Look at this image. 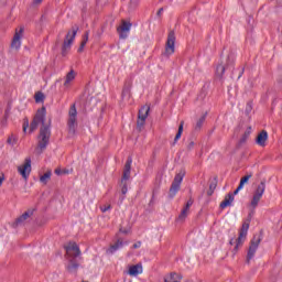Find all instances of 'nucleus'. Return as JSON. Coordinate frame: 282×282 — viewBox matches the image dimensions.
Wrapping results in <instances>:
<instances>
[{
    "mask_svg": "<svg viewBox=\"0 0 282 282\" xmlns=\"http://www.w3.org/2000/svg\"><path fill=\"white\" fill-rule=\"evenodd\" d=\"M43 3V0H33V6H41Z\"/></svg>",
    "mask_w": 282,
    "mask_h": 282,
    "instance_id": "nucleus-39",
    "label": "nucleus"
},
{
    "mask_svg": "<svg viewBox=\"0 0 282 282\" xmlns=\"http://www.w3.org/2000/svg\"><path fill=\"white\" fill-rule=\"evenodd\" d=\"M175 31H170L167 34V40L165 43V51H164V56H173L175 54Z\"/></svg>",
    "mask_w": 282,
    "mask_h": 282,
    "instance_id": "nucleus-6",
    "label": "nucleus"
},
{
    "mask_svg": "<svg viewBox=\"0 0 282 282\" xmlns=\"http://www.w3.org/2000/svg\"><path fill=\"white\" fill-rule=\"evenodd\" d=\"M0 113H1V109H0Z\"/></svg>",
    "mask_w": 282,
    "mask_h": 282,
    "instance_id": "nucleus-45",
    "label": "nucleus"
},
{
    "mask_svg": "<svg viewBox=\"0 0 282 282\" xmlns=\"http://www.w3.org/2000/svg\"><path fill=\"white\" fill-rule=\"evenodd\" d=\"M250 138V130L246 131L241 138V142H246Z\"/></svg>",
    "mask_w": 282,
    "mask_h": 282,
    "instance_id": "nucleus-34",
    "label": "nucleus"
},
{
    "mask_svg": "<svg viewBox=\"0 0 282 282\" xmlns=\"http://www.w3.org/2000/svg\"><path fill=\"white\" fill-rule=\"evenodd\" d=\"M184 180V173H178L175 175L172 185L170 187L169 196L171 199L177 195V192L180 191V186L182 185V181Z\"/></svg>",
    "mask_w": 282,
    "mask_h": 282,
    "instance_id": "nucleus-9",
    "label": "nucleus"
},
{
    "mask_svg": "<svg viewBox=\"0 0 282 282\" xmlns=\"http://www.w3.org/2000/svg\"><path fill=\"white\" fill-rule=\"evenodd\" d=\"M164 11V9H160L159 11H158V14H162V12Z\"/></svg>",
    "mask_w": 282,
    "mask_h": 282,
    "instance_id": "nucleus-42",
    "label": "nucleus"
},
{
    "mask_svg": "<svg viewBox=\"0 0 282 282\" xmlns=\"http://www.w3.org/2000/svg\"><path fill=\"white\" fill-rule=\"evenodd\" d=\"M142 272H143V269L141 263L131 265L129 267V270H128V274L130 276H138V274H142Z\"/></svg>",
    "mask_w": 282,
    "mask_h": 282,
    "instance_id": "nucleus-18",
    "label": "nucleus"
},
{
    "mask_svg": "<svg viewBox=\"0 0 282 282\" xmlns=\"http://www.w3.org/2000/svg\"><path fill=\"white\" fill-rule=\"evenodd\" d=\"M69 259V262H68V265H67V270L68 272H76V270H78V262H76V260H74V258H68Z\"/></svg>",
    "mask_w": 282,
    "mask_h": 282,
    "instance_id": "nucleus-23",
    "label": "nucleus"
},
{
    "mask_svg": "<svg viewBox=\"0 0 282 282\" xmlns=\"http://www.w3.org/2000/svg\"><path fill=\"white\" fill-rule=\"evenodd\" d=\"M74 78H76V73H74V70L67 73L64 87H69V84L72 83V80H74Z\"/></svg>",
    "mask_w": 282,
    "mask_h": 282,
    "instance_id": "nucleus-25",
    "label": "nucleus"
},
{
    "mask_svg": "<svg viewBox=\"0 0 282 282\" xmlns=\"http://www.w3.org/2000/svg\"><path fill=\"white\" fill-rule=\"evenodd\" d=\"M149 111H151V107H149L148 105L141 107V109L139 110L138 120H137V129H139V131H142V129L144 128V124H147V118H149Z\"/></svg>",
    "mask_w": 282,
    "mask_h": 282,
    "instance_id": "nucleus-7",
    "label": "nucleus"
},
{
    "mask_svg": "<svg viewBox=\"0 0 282 282\" xmlns=\"http://www.w3.org/2000/svg\"><path fill=\"white\" fill-rule=\"evenodd\" d=\"M268 142V131L262 130L256 138V143L258 147H265V143Z\"/></svg>",
    "mask_w": 282,
    "mask_h": 282,
    "instance_id": "nucleus-17",
    "label": "nucleus"
},
{
    "mask_svg": "<svg viewBox=\"0 0 282 282\" xmlns=\"http://www.w3.org/2000/svg\"><path fill=\"white\" fill-rule=\"evenodd\" d=\"M7 142L8 144H11V147H14V144H17V137L14 135L9 137Z\"/></svg>",
    "mask_w": 282,
    "mask_h": 282,
    "instance_id": "nucleus-32",
    "label": "nucleus"
},
{
    "mask_svg": "<svg viewBox=\"0 0 282 282\" xmlns=\"http://www.w3.org/2000/svg\"><path fill=\"white\" fill-rule=\"evenodd\" d=\"M193 198H189L182 209L181 214L178 215L177 221H185L188 217V213L191 212V207L193 206Z\"/></svg>",
    "mask_w": 282,
    "mask_h": 282,
    "instance_id": "nucleus-14",
    "label": "nucleus"
},
{
    "mask_svg": "<svg viewBox=\"0 0 282 282\" xmlns=\"http://www.w3.org/2000/svg\"><path fill=\"white\" fill-rule=\"evenodd\" d=\"M204 122H206V117L202 116L196 122L195 131H200L202 127H204Z\"/></svg>",
    "mask_w": 282,
    "mask_h": 282,
    "instance_id": "nucleus-29",
    "label": "nucleus"
},
{
    "mask_svg": "<svg viewBox=\"0 0 282 282\" xmlns=\"http://www.w3.org/2000/svg\"><path fill=\"white\" fill-rule=\"evenodd\" d=\"M55 174H56V175H63V170L56 169V170H55Z\"/></svg>",
    "mask_w": 282,
    "mask_h": 282,
    "instance_id": "nucleus-40",
    "label": "nucleus"
},
{
    "mask_svg": "<svg viewBox=\"0 0 282 282\" xmlns=\"http://www.w3.org/2000/svg\"><path fill=\"white\" fill-rule=\"evenodd\" d=\"M18 173L21 175V177H23L25 182H28V178L32 173V159L26 158L23 164L18 166Z\"/></svg>",
    "mask_w": 282,
    "mask_h": 282,
    "instance_id": "nucleus-8",
    "label": "nucleus"
},
{
    "mask_svg": "<svg viewBox=\"0 0 282 282\" xmlns=\"http://www.w3.org/2000/svg\"><path fill=\"white\" fill-rule=\"evenodd\" d=\"M28 127H30V122L24 121L23 123V132L25 133V131H28Z\"/></svg>",
    "mask_w": 282,
    "mask_h": 282,
    "instance_id": "nucleus-36",
    "label": "nucleus"
},
{
    "mask_svg": "<svg viewBox=\"0 0 282 282\" xmlns=\"http://www.w3.org/2000/svg\"><path fill=\"white\" fill-rule=\"evenodd\" d=\"M232 202H235V195L227 194L225 199L220 203V208H228V206H232Z\"/></svg>",
    "mask_w": 282,
    "mask_h": 282,
    "instance_id": "nucleus-19",
    "label": "nucleus"
},
{
    "mask_svg": "<svg viewBox=\"0 0 282 282\" xmlns=\"http://www.w3.org/2000/svg\"><path fill=\"white\" fill-rule=\"evenodd\" d=\"M67 259H76V257H80V248L76 242H68L65 247Z\"/></svg>",
    "mask_w": 282,
    "mask_h": 282,
    "instance_id": "nucleus-12",
    "label": "nucleus"
},
{
    "mask_svg": "<svg viewBox=\"0 0 282 282\" xmlns=\"http://www.w3.org/2000/svg\"><path fill=\"white\" fill-rule=\"evenodd\" d=\"M133 161L131 159H128V161L126 162L121 184H124V182H127L131 177V163Z\"/></svg>",
    "mask_w": 282,
    "mask_h": 282,
    "instance_id": "nucleus-16",
    "label": "nucleus"
},
{
    "mask_svg": "<svg viewBox=\"0 0 282 282\" xmlns=\"http://www.w3.org/2000/svg\"><path fill=\"white\" fill-rule=\"evenodd\" d=\"M242 188H239V185L238 187L235 189L234 194L232 195H238L239 194V191H241Z\"/></svg>",
    "mask_w": 282,
    "mask_h": 282,
    "instance_id": "nucleus-41",
    "label": "nucleus"
},
{
    "mask_svg": "<svg viewBox=\"0 0 282 282\" xmlns=\"http://www.w3.org/2000/svg\"><path fill=\"white\" fill-rule=\"evenodd\" d=\"M76 34H78V25L73 26L70 31L67 32L62 47V56H67V50L72 47Z\"/></svg>",
    "mask_w": 282,
    "mask_h": 282,
    "instance_id": "nucleus-5",
    "label": "nucleus"
},
{
    "mask_svg": "<svg viewBox=\"0 0 282 282\" xmlns=\"http://www.w3.org/2000/svg\"><path fill=\"white\" fill-rule=\"evenodd\" d=\"M68 132L74 135L76 133V127H78V111L76 110V104H73L68 111Z\"/></svg>",
    "mask_w": 282,
    "mask_h": 282,
    "instance_id": "nucleus-4",
    "label": "nucleus"
},
{
    "mask_svg": "<svg viewBox=\"0 0 282 282\" xmlns=\"http://www.w3.org/2000/svg\"><path fill=\"white\" fill-rule=\"evenodd\" d=\"M89 41V31H86L83 35V41L80 43V46L78 48V52L82 53L85 50V45H87V42Z\"/></svg>",
    "mask_w": 282,
    "mask_h": 282,
    "instance_id": "nucleus-24",
    "label": "nucleus"
},
{
    "mask_svg": "<svg viewBox=\"0 0 282 282\" xmlns=\"http://www.w3.org/2000/svg\"><path fill=\"white\" fill-rule=\"evenodd\" d=\"M141 246H142V242H141V241H138V242H135V243L132 246V248L135 250V249H138V248H141Z\"/></svg>",
    "mask_w": 282,
    "mask_h": 282,
    "instance_id": "nucleus-37",
    "label": "nucleus"
},
{
    "mask_svg": "<svg viewBox=\"0 0 282 282\" xmlns=\"http://www.w3.org/2000/svg\"><path fill=\"white\" fill-rule=\"evenodd\" d=\"M120 232H122V235H129L131 232V226L128 227H120Z\"/></svg>",
    "mask_w": 282,
    "mask_h": 282,
    "instance_id": "nucleus-31",
    "label": "nucleus"
},
{
    "mask_svg": "<svg viewBox=\"0 0 282 282\" xmlns=\"http://www.w3.org/2000/svg\"><path fill=\"white\" fill-rule=\"evenodd\" d=\"M111 205H104L100 207L101 213H107V210H110Z\"/></svg>",
    "mask_w": 282,
    "mask_h": 282,
    "instance_id": "nucleus-35",
    "label": "nucleus"
},
{
    "mask_svg": "<svg viewBox=\"0 0 282 282\" xmlns=\"http://www.w3.org/2000/svg\"><path fill=\"white\" fill-rule=\"evenodd\" d=\"M164 282H182V275L177 273H170L164 278Z\"/></svg>",
    "mask_w": 282,
    "mask_h": 282,
    "instance_id": "nucleus-21",
    "label": "nucleus"
},
{
    "mask_svg": "<svg viewBox=\"0 0 282 282\" xmlns=\"http://www.w3.org/2000/svg\"><path fill=\"white\" fill-rule=\"evenodd\" d=\"M265 193V180H262L254 188L253 195L250 202V207L252 210L259 206V203L261 202V197H263Z\"/></svg>",
    "mask_w": 282,
    "mask_h": 282,
    "instance_id": "nucleus-3",
    "label": "nucleus"
},
{
    "mask_svg": "<svg viewBox=\"0 0 282 282\" xmlns=\"http://www.w3.org/2000/svg\"><path fill=\"white\" fill-rule=\"evenodd\" d=\"M45 107L39 109L30 124V133H34L40 127V133L37 135V145L35 148V155H41L47 145L50 144V138H52V131L50 130L51 122L45 118Z\"/></svg>",
    "mask_w": 282,
    "mask_h": 282,
    "instance_id": "nucleus-1",
    "label": "nucleus"
},
{
    "mask_svg": "<svg viewBox=\"0 0 282 282\" xmlns=\"http://www.w3.org/2000/svg\"><path fill=\"white\" fill-rule=\"evenodd\" d=\"M23 26L15 29V33L11 42V50H14L15 52H19V50H21V39H23Z\"/></svg>",
    "mask_w": 282,
    "mask_h": 282,
    "instance_id": "nucleus-10",
    "label": "nucleus"
},
{
    "mask_svg": "<svg viewBox=\"0 0 282 282\" xmlns=\"http://www.w3.org/2000/svg\"><path fill=\"white\" fill-rule=\"evenodd\" d=\"M251 178H252V173H249V174L245 175L243 177H241L240 183H239V188H243V186H246V184H248V182H250Z\"/></svg>",
    "mask_w": 282,
    "mask_h": 282,
    "instance_id": "nucleus-26",
    "label": "nucleus"
},
{
    "mask_svg": "<svg viewBox=\"0 0 282 282\" xmlns=\"http://www.w3.org/2000/svg\"><path fill=\"white\" fill-rule=\"evenodd\" d=\"M259 243H261V237L254 236L250 242L247 253V263H250V260L254 258V254L257 253V250L259 248Z\"/></svg>",
    "mask_w": 282,
    "mask_h": 282,
    "instance_id": "nucleus-11",
    "label": "nucleus"
},
{
    "mask_svg": "<svg viewBox=\"0 0 282 282\" xmlns=\"http://www.w3.org/2000/svg\"><path fill=\"white\" fill-rule=\"evenodd\" d=\"M50 180H52V171H47L46 173H44L41 177H40V182L42 184H47V182H50Z\"/></svg>",
    "mask_w": 282,
    "mask_h": 282,
    "instance_id": "nucleus-27",
    "label": "nucleus"
},
{
    "mask_svg": "<svg viewBox=\"0 0 282 282\" xmlns=\"http://www.w3.org/2000/svg\"><path fill=\"white\" fill-rule=\"evenodd\" d=\"M32 215H34V209H28L24 214H22L18 219H17V224H23V221H28V219H30V217H32Z\"/></svg>",
    "mask_w": 282,
    "mask_h": 282,
    "instance_id": "nucleus-20",
    "label": "nucleus"
},
{
    "mask_svg": "<svg viewBox=\"0 0 282 282\" xmlns=\"http://www.w3.org/2000/svg\"><path fill=\"white\" fill-rule=\"evenodd\" d=\"M34 98H35V102H43V100H45V95L39 91L35 94Z\"/></svg>",
    "mask_w": 282,
    "mask_h": 282,
    "instance_id": "nucleus-30",
    "label": "nucleus"
},
{
    "mask_svg": "<svg viewBox=\"0 0 282 282\" xmlns=\"http://www.w3.org/2000/svg\"><path fill=\"white\" fill-rule=\"evenodd\" d=\"M121 184H122L121 193H122V195H127V193H128L127 182H123Z\"/></svg>",
    "mask_w": 282,
    "mask_h": 282,
    "instance_id": "nucleus-33",
    "label": "nucleus"
},
{
    "mask_svg": "<svg viewBox=\"0 0 282 282\" xmlns=\"http://www.w3.org/2000/svg\"><path fill=\"white\" fill-rule=\"evenodd\" d=\"M234 61L230 59V57H227V64H218L216 67V76L217 78H224V74L226 73V67H228V65H232Z\"/></svg>",
    "mask_w": 282,
    "mask_h": 282,
    "instance_id": "nucleus-15",
    "label": "nucleus"
},
{
    "mask_svg": "<svg viewBox=\"0 0 282 282\" xmlns=\"http://www.w3.org/2000/svg\"><path fill=\"white\" fill-rule=\"evenodd\" d=\"M6 182V175L0 174V186Z\"/></svg>",
    "mask_w": 282,
    "mask_h": 282,
    "instance_id": "nucleus-38",
    "label": "nucleus"
},
{
    "mask_svg": "<svg viewBox=\"0 0 282 282\" xmlns=\"http://www.w3.org/2000/svg\"><path fill=\"white\" fill-rule=\"evenodd\" d=\"M131 31V23L122 20L121 25L117 28L120 39H127V34Z\"/></svg>",
    "mask_w": 282,
    "mask_h": 282,
    "instance_id": "nucleus-13",
    "label": "nucleus"
},
{
    "mask_svg": "<svg viewBox=\"0 0 282 282\" xmlns=\"http://www.w3.org/2000/svg\"><path fill=\"white\" fill-rule=\"evenodd\" d=\"M183 132H184V121H181V123L178 126V131L174 138V144L177 142V140H180V138H182Z\"/></svg>",
    "mask_w": 282,
    "mask_h": 282,
    "instance_id": "nucleus-28",
    "label": "nucleus"
},
{
    "mask_svg": "<svg viewBox=\"0 0 282 282\" xmlns=\"http://www.w3.org/2000/svg\"><path fill=\"white\" fill-rule=\"evenodd\" d=\"M63 175L67 174V170H62Z\"/></svg>",
    "mask_w": 282,
    "mask_h": 282,
    "instance_id": "nucleus-44",
    "label": "nucleus"
},
{
    "mask_svg": "<svg viewBox=\"0 0 282 282\" xmlns=\"http://www.w3.org/2000/svg\"><path fill=\"white\" fill-rule=\"evenodd\" d=\"M122 246H124V243L122 242V240L118 239L117 242L110 246V248L108 249L109 254H113V252H116V250H120Z\"/></svg>",
    "mask_w": 282,
    "mask_h": 282,
    "instance_id": "nucleus-22",
    "label": "nucleus"
},
{
    "mask_svg": "<svg viewBox=\"0 0 282 282\" xmlns=\"http://www.w3.org/2000/svg\"><path fill=\"white\" fill-rule=\"evenodd\" d=\"M131 3H134V6H138V0H135L134 2L133 0H131Z\"/></svg>",
    "mask_w": 282,
    "mask_h": 282,
    "instance_id": "nucleus-43",
    "label": "nucleus"
},
{
    "mask_svg": "<svg viewBox=\"0 0 282 282\" xmlns=\"http://www.w3.org/2000/svg\"><path fill=\"white\" fill-rule=\"evenodd\" d=\"M250 221H252V217L249 216L242 224L239 236L236 240L231 239L230 240V246H234L236 243L234 251L238 252L239 247L243 246V241H246V238L248 237V230L250 229Z\"/></svg>",
    "mask_w": 282,
    "mask_h": 282,
    "instance_id": "nucleus-2",
    "label": "nucleus"
}]
</instances>
